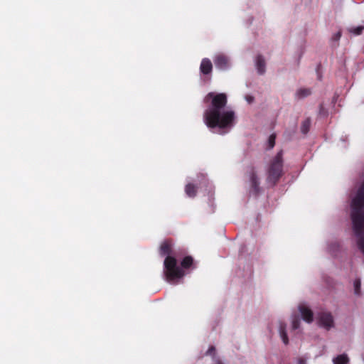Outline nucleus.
<instances>
[{"instance_id":"1","label":"nucleus","mask_w":364,"mask_h":364,"mask_svg":"<svg viewBox=\"0 0 364 364\" xmlns=\"http://www.w3.org/2000/svg\"><path fill=\"white\" fill-rule=\"evenodd\" d=\"M207 108L204 112V122L210 129L228 127V109L225 107L227 96L225 93L209 92L204 98Z\"/></svg>"},{"instance_id":"2","label":"nucleus","mask_w":364,"mask_h":364,"mask_svg":"<svg viewBox=\"0 0 364 364\" xmlns=\"http://www.w3.org/2000/svg\"><path fill=\"white\" fill-rule=\"evenodd\" d=\"M351 219L358 245L364 254V181L351 203Z\"/></svg>"},{"instance_id":"3","label":"nucleus","mask_w":364,"mask_h":364,"mask_svg":"<svg viewBox=\"0 0 364 364\" xmlns=\"http://www.w3.org/2000/svg\"><path fill=\"white\" fill-rule=\"evenodd\" d=\"M159 252L161 256H166L164 262L166 279L168 282H173L183 278L185 272L177 265L176 254L173 251V241L170 239L163 241Z\"/></svg>"},{"instance_id":"4","label":"nucleus","mask_w":364,"mask_h":364,"mask_svg":"<svg viewBox=\"0 0 364 364\" xmlns=\"http://www.w3.org/2000/svg\"><path fill=\"white\" fill-rule=\"evenodd\" d=\"M282 156L283 151L281 150L272 159L268 169L267 180L269 183H272L273 186L276 184L277 181L282 176L283 166Z\"/></svg>"},{"instance_id":"5","label":"nucleus","mask_w":364,"mask_h":364,"mask_svg":"<svg viewBox=\"0 0 364 364\" xmlns=\"http://www.w3.org/2000/svg\"><path fill=\"white\" fill-rule=\"evenodd\" d=\"M318 323L319 326L328 330L333 326V316L330 313L321 312L318 314Z\"/></svg>"},{"instance_id":"6","label":"nucleus","mask_w":364,"mask_h":364,"mask_svg":"<svg viewBox=\"0 0 364 364\" xmlns=\"http://www.w3.org/2000/svg\"><path fill=\"white\" fill-rule=\"evenodd\" d=\"M298 309L301 315L302 318L307 323H311L314 320V314L312 311L305 304H301L298 306Z\"/></svg>"},{"instance_id":"7","label":"nucleus","mask_w":364,"mask_h":364,"mask_svg":"<svg viewBox=\"0 0 364 364\" xmlns=\"http://www.w3.org/2000/svg\"><path fill=\"white\" fill-rule=\"evenodd\" d=\"M250 193L257 196L259 193V180L257 176L252 168L250 176Z\"/></svg>"},{"instance_id":"8","label":"nucleus","mask_w":364,"mask_h":364,"mask_svg":"<svg viewBox=\"0 0 364 364\" xmlns=\"http://www.w3.org/2000/svg\"><path fill=\"white\" fill-rule=\"evenodd\" d=\"M214 63L217 68L225 70L228 65V58L224 54H218L214 58Z\"/></svg>"},{"instance_id":"9","label":"nucleus","mask_w":364,"mask_h":364,"mask_svg":"<svg viewBox=\"0 0 364 364\" xmlns=\"http://www.w3.org/2000/svg\"><path fill=\"white\" fill-rule=\"evenodd\" d=\"M213 70V64L208 58H203L200 63V71L203 75L210 74Z\"/></svg>"},{"instance_id":"10","label":"nucleus","mask_w":364,"mask_h":364,"mask_svg":"<svg viewBox=\"0 0 364 364\" xmlns=\"http://www.w3.org/2000/svg\"><path fill=\"white\" fill-rule=\"evenodd\" d=\"M266 62L262 55H258L256 58V68L259 74L262 75L265 72Z\"/></svg>"},{"instance_id":"11","label":"nucleus","mask_w":364,"mask_h":364,"mask_svg":"<svg viewBox=\"0 0 364 364\" xmlns=\"http://www.w3.org/2000/svg\"><path fill=\"white\" fill-rule=\"evenodd\" d=\"M194 264V260L193 258L191 256H186L183 257V259L181 262V267L183 272V269H188L193 267Z\"/></svg>"},{"instance_id":"12","label":"nucleus","mask_w":364,"mask_h":364,"mask_svg":"<svg viewBox=\"0 0 364 364\" xmlns=\"http://www.w3.org/2000/svg\"><path fill=\"white\" fill-rule=\"evenodd\" d=\"M198 187L193 183H188L185 187V192L188 197L194 198L197 193Z\"/></svg>"},{"instance_id":"13","label":"nucleus","mask_w":364,"mask_h":364,"mask_svg":"<svg viewBox=\"0 0 364 364\" xmlns=\"http://www.w3.org/2000/svg\"><path fill=\"white\" fill-rule=\"evenodd\" d=\"M198 178L199 180L198 188H211V184L205 175L200 174L198 176Z\"/></svg>"},{"instance_id":"14","label":"nucleus","mask_w":364,"mask_h":364,"mask_svg":"<svg viewBox=\"0 0 364 364\" xmlns=\"http://www.w3.org/2000/svg\"><path fill=\"white\" fill-rule=\"evenodd\" d=\"M279 333L282 338V341L285 345L289 343V339L287 337V334L286 332V324L284 323H280L279 326Z\"/></svg>"},{"instance_id":"15","label":"nucleus","mask_w":364,"mask_h":364,"mask_svg":"<svg viewBox=\"0 0 364 364\" xmlns=\"http://www.w3.org/2000/svg\"><path fill=\"white\" fill-rule=\"evenodd\" d=\"M348 361L349 359L346 354L339 355L333 359L334 364H347Z\"/></svg>"},{"instance_id":"16","label":"nucleus","mask_w":364,"mask_h":364,"mask_svg":"<svg viewBox=\"0 0 364 364\" xmlns=\"http://www.w3.org/2000/svg\"><path fill=\"white\" fill-rule=\"evenodd\" d=\"M310 125H311V119L309 118H307L302 122V124L301 126V132L304 134H306L309 131Z\"/></svg>"},{"instance_id":"17","label":"nucleus","mask_w":364,"mask_h":364,"mask_svg":"<svg viewBox=\"0 0 364 364\" xmlns=\"http://www.w3.org/2000/svg\"><path fill=\"white\" fill-rule=\"evenodd\" d=\"M299 325H300V321H299V316L297 315H293L292 316V322H291L292 328L294 330L297 329V328H299Z\"/></svg>"},{"instance_id":"18","label":"nucleus","mask_w":364,"mask_h":364,"mask_svg":"<svg viewBox=\"0 0 364 364\" xmlns=\"http://www.w3.org/2000/svg\"><path fill=\"white\" fill-rule=\"evenodd\" d=\"M310 94H311V90L309 89H306V88L300 89L297 92V95L299 97H306V96L309 95Z\"/></svg>"},{"instance_id":"19","label":"nucleus","mask_w":364,"mask_h":364,"mask_svg":"<svg viewBox=\"0 0 364 364\" xmlns=\"http://www.w3.org/2000/svg\"><path fill=\"white\" fill-rule=\"evenodd\" d=\"M363 29H364V26H358L357 28H349V32L353 33L355 35H360L362 33V31H363Z\"/></svg>"},{"instance_id":"20","label":"nucleus","mask_w":364,"mask_h":364,"mask_svg":"<svg viewBox=\"0 0 364 364\" xmlns=\"http://www.w3.org/2000/svg\"><path fill=\"white\" fill-rule=\"evenodd\" d=\"M276 134H272L269 136L268 139L269 149H272L275 144Z\"/></svg>"},{"instance_id":"21","label":"nucleus","mask_w":364,"mask_h":364,"mask_svg":"<svg viewBox=\"0 0 364 364\" xmlns=\"http://www.w3.org/2000/svg\"><path fill=\"white\" fill-rule=\"evenodd\" d=\"M360 279H357L354 282V291L355 294L357 295L360 294Z\"/></svg>"},{"instance_id":"22","label":"nucleus","mask_w":364,"mask_h":364,"mask_svg":"<svg viewBox=\"0 0 364 364\" xmlns=\"http://www.w3.org/2000/svg\"><path fill=\"white\" fill-rule=\"evenodd\" d=\"M235 119V112L233 111H229V129L233 125Z\"/></svg>"},{"instance_id":"23","label":"nucleus","mask_w":364,"mask_h":364,"mask_svg":"<svg viewBox=\"0 0 364 364\" xmlns=\"http://www.w3.org/2000/svg\"><path fill=\"white\" fill-rule=\"evenodd\" d=\"M206 355L213 356V359L215 360V348L213 346H210V348L206 352Z\"/></svg>"},{"instance_id":"24","label":"nucleus","mask_w":364,"mask_h":364,"mask_svg":"<svg viewBox=\"0 0 364 364\" xmlns=\"http://www.w3.org/2000/svg\"><path fill=\"white\" fill-rule=\"evenodd\" d=\"M245 100H247V102L249 104H251V103H252L254 102L255 97L253 96H251V95H246L245 96Z\"/></svg>"},{"instance_id":"25","label":"nucleus","mask_w":364,"mask_h":364,"mask_svg":"<svg viewBox=\"0 0 364 364\" xmlns=\"http://www.w3.org/2000/svg\"><path fill=\"white\" fill-rule=\"evenodd\" d=\"M341 31H338L337 32L332 38L333 40L334 41H338L340 38H341Z\"/></svg>"},{"instance_id":"26","label":"nucleus","mask_w":364,"mask_h":364,"mask_svg":"<svg viewBox=\"0 0 364 364\" xmlns=\"http://www.w3.org/2000/svg\"><path fill=\"white\" fill-rule=\"evenodd\" d=\"M305 363H306V361L304 359L300 358L299 360L298 364H305Z\"/></svg>"},{"instance_id":"27","label":"nucleus","mask_w":364,"mask_h":364,"mask_svg":"<svg viewBox=\"0 0 364 364\" xmlns=\"http://www.w3.org/2000/svg\"><path fill=\"white\" fill-rule=\"evenodd\" d=\"M214 364H223V363L220 362V360H214Z\"/></svg>"}]
</instances>
